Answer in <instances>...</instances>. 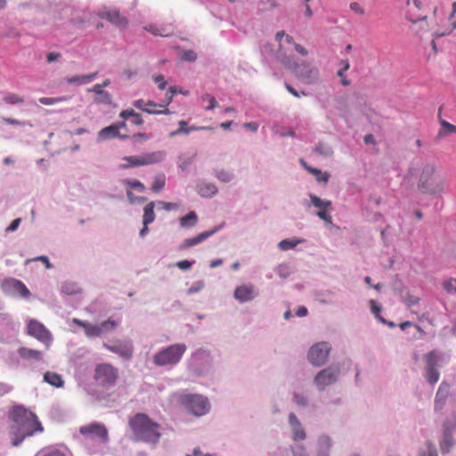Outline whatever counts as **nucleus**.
Wrapping results in <instances>:
<instances>
[{
  "mask_svg": "<svg viewBox=\"0 0 456 456\" xmlns=\"http://www.w3.org/2000/svg\"><path fill=\"white\" fill-rule=\"evenodd\" d=\"M11 419L10 437L13 446L20 445L26 437L43 431V427L37 416L22 406L13 408Z\"/></svg>",
  "mask_w": 456,
  "mask_h": 456,
  "instance_id": "nucleus-1",
  "label": "nucleus"
},
{
  "mask_svg": "<svg viewBox=\"0 0 456 456\" xmlns=\"http://www.w3.org/2000/svg\"><path fill=\"white\" fill-rule=\"evenodd\" d=\"M132 439L156 444L161 436L160 426L152 421L146 414L137 413L129 419Z\"/></svg>",
  "mask_w": 456,
  "mask_h": 456,
  "instance_id": "nucleus-2",
  "label": "nucleus"
},
{
  "mask_svg": "<svg viewBox=\"0 0 456 456\" xmlns=\"http://www.w3.org/2000/svg\"><path fill=\"white\" fill-rule=\"evenodd\" d=\"M187 370L195 378H206L215 372L214 357L210 350L206 348L196 349L187 362Z\"/></svg>",
  "mask_w": 456,
  "mask_h": 456,
  "instance_id": "nucleus-3",
  "label": "nucleus"
},
{
  "mask_svg": "<svg viewBox=\"0 0 456 456\" xmlns=\"http://www.w3.org/2000/svg\"><path fill=\"white\" fill-rule=\"evenodd\" d=\"M187 346L183 343H176L161 348L152 356V362L156 367H174L183 358Z\"/></svg>",
  "mask_w": 456,
  "mask_h": 456,
  "instance_id": "nucleus-4",
  "label": "nucleus"
},
{
  "mask_svg": "<svg viewBox=\"0 0 456 456\" xmlns=\"http://www.w3.org/2000/svg\"><path fill=\"white\" fill-rule=\"evenodd\" d=\"M341 375V365L339 363L330 364L317 371L313 378V386L319 393L325 392L339 382Z\"/></svg>",
  "mask_w": 456,
  "mask_h": 456,
  "instance_id": "nucleus-5",
  "label": "nucleus"
},
{
  "mask_svg": "<svg viewBox=\"0 0 456 456\" xmlns=\"http://www.w3.org/2000/svg\"><path fill=\"white\" fill-rule=\"evenodd\" d=\"M423 359L425 362L424 377L429 384L434 385L439 380V369L449 361L450 354L438 350H433L426 354Z\"/></svg>",
  "mask_w": 456,
  "mask_h": 456,
  "instance_id": "nucleus-6",
  "label": "nucleus"
},
{
  "mask_svg": "<svg viewBox=\"0 0 456 456\" xmlns=\"http://www.w3.org/2000/svg\"><path fill=\"white\" fill-rule=\"evenodd\" d=\"M180 404L195 417L208 414L211 409L208 398L200 394H183L179 396Z\"/></svg>",
  "mask_w": 456,
  "mask_h": 456,
  "instance_id": "nucleus-7",
  "label": "nucleus"
},
{
  "mask_svg": "<svg viewBox=\"0 0 456 456\" xmlns=\"http://www.w3.org/2000/svg\"><path fill=\"white\" fill-rule=\"evenodd\" d=\"M331 349V345L327 341L314 344L307 352L308 362L316 368L324 366L330 359Z\"/></svg>",
  "mask_w": 456,
  "mask_h": 456,
  "instance_id": "nucleus-8",
  "label": "nucleus"
},
{
  "mask_svg": "<svg viewBox=\"0 0 456 456\" xmlns=\"http://www.w3.org/2000/svg\"><path fill=\"white\" fill-rule=\"evenodd\" d=\"M118 377V369L110 363H101L95 368L94 379L102 387L113 386L116 383Z\"/></svg>",
  "mask_w": 456,
  "mask_h": 456,
  "instance_id": "nucleus-9",
  "label": "nucleus"
},
{
  "mask_svg": "<svg viewBox=\"0 0 456 456\" xmlns=\"http://www.w3.org/2000/svg\"><path fill=\"white\" fill-rule=\"evenodd\" d=\"M28 334L43 343L46 348L50 347L53 337L43 323L37 320H30L28 323Z\"/></svg>",
  "mask_w": 456,
  "mask_h": 456,
  "instance_id": "nucleus-10",
  "label": "nucleus"
},
{
  "mask_svg": "<svg viewBox=\"0 0 456 456\" xmlns=\"http://www.w3.org/2000/svg\"><path fill=\"white\" fill-rule=\"evenodd\" d=\"M295 75L305 84H314L319 78V70L308 62L295 64Z\"/></svg>",
  "mask_w": 456,
  "mask_h": 456,
  "instance_id": "nucleus-11",
  "label": "nucleus"
},
{
  "mask_svg": "<svg viewBox=\"0 0 456 456\" xmlns=\"http://www.w3.org/2000/svg\"><path fill=\"white\" fill-rule=\"evenodd\" d=\"M3 290L12 296H20L21 297L27 298L30 296V292L26 287V285L14 278L5 279L2 282Z\"/></svg>",
  "mask_w": 456,
  "mask_h": 456,
  "instance_id": "nucleus-12",
  "label": "nucleus"
},
{
  "mask_svg": "<svg viewBox=\"0 0 456 456\" xmlns=\"http://www.w3.org/2000/svg\"><path fill=\"white\" fill-rule=\"evenodd\" d=\"M259 293L255 285L251 283H244L235 288L233 297L240 304L248 303L253 301L258 297Z\"/></svg>",
  "mask_w": 456,
  "mask_h": 456,
  "instance_id": "nucleus-13",
  "label": "nucleus"
},
{
  "mask_svg": "<svg viewBox=\"0 0 456 456\" xmlns=\"http://www.w3.org/2000/svg\"><path fill=\"white\" fill-rule=\"evenodd\" d=\"M103 346L109 351L118 354L122 359L129 361L133 357L134 346L130 339L118 340L113 345L103 344Z\"/></svg>",
  "mask_w": 456,
  "mask_h": 456,
  "instance_id": "nucleus-14",
  "label": "nucleus"
},
{
  "mask_svg": "<svg viewBox=\"0 0 456 456\" xmlns=\"http://www.w3.org/2000/svg\"><path fill=\"white\" fill-rule=\"evenodd\" d=\"M79 432L86 437L95 436L104 444L109 442L108 430L105 426L101 423L93 422L89 425L82 426L79 428Z\"/></svg>",
  "mask_w": 456,
  "mask_h": 456,
  "instance_id": "nucleus-15",
  "label": "nucleus"
},
{
  "mask_svg": "<svg viewBox=\"0 0 456 456\" xmlns=\"http://www.w3.org/2000/svg\"><path fill=\"white\" fill-rule=\"evenodd\" d=\"M224 225H225V223L222 222L220 224L213 227L211 230L200 232V234H198L197 236H195L193 238H188V239L184 240L183 241V243H181L179 245L178 250H184V249L194 247V246L203 242L204 240H206L212 235L218 232L222 228L224 227Z\"/></svg>",
  "mask_w": 456,
  "mask_h": 456,
  "instance_id": "nucleus-16",
  "label": "nucleus"
},
{
  "mask_svg": "<svg viewBox=\"0 0 456 456\" xmlns=\"http://www.w3.org/2000/svg\"><path fill=\"white\" fill-rule=\"evenodd\" d=\"M288 424L291 431V437L293 441L297 442L304 441L306 439V431L304 428L300 419L297 418L296 413H289Z\"/></svg>",
  "mask_w": 456,
  "mask_h": 456,
  "instance_id": "nucleus-17",
  "label": "nucleus"
},
{
  "mask_svg": "<svg viewBox=\"0 0 456 456\" xmlns=\"http://www.w3.org/2000/svg\"><path fill=\"white\" fill-rule=\"evenodd\" d=\"M98 15L100 18L106 19L119 28H126L128 24V20L125 17H122L116 9H104L101 11Z\"/></svg>",
  "mask_w": 456,
  "mask_h": 456,
  "instance_id": "nucleus-18",
  "label": "nucleus"
},
{
  "mask_svg": "<svg viewBox=\"0 0 456 456\" xmlns=\"http://www.w3.org/2000/svg\"><path fill=\"white\" fill-rule=\"evenodd\" d=\"M436 172V166L434 164H426L419 175V179L418 183V188L422 192L429 191L428 180Z\"/></svg>",
  "mask_w": 456,
  "mask_h": 456,
  "instance_id": "nucleus-19",
  "label": "nucleus"
},
{
  "mask_svg": "<svg viewBox=\"0 0 456 456\" xmlns=\"http://www.w3.org/2000/svg\"><path fill=\"white\" fill-rule=\"evenodd\" d=\"M449 394L450 385L445 381L442 382L438 387L434 401V408L436 411H439L444 407Z\"/></svg>",
  "mask_w": 456,
  "mask_h": 456,
  "instance_id": "nucleus-20",
  "label": "nucleus"
},
{
  "mask_svg": "<svg viewBox=\"0 0 456 456\" xmlns=\"http://www.w3.org/2000/svg\"><path fill=\"white\" fill-rule=\"evenodd\" d=\"M333 445L331 437L328 435H322L317 441L316 456H330Z\"/></svg>",
  "mask_w": 456,
  "mask_h": 456,
  "instance_id": "nucleus-21",
  "label": "nucleus"
},
{
  "mask_svg": "<svg viewBox=\"0 0 456 456\" xmlns=\"http://www.w3.org/2000/svg\"><path fill=\"white\" fill-rule=\"evenodd\" d=\"M118 137L120 139H127L128 135L126 134H121L118 130L117 127L112 124L109 126H106L99 131L98 133V141H103V140H110L112 138Z\"/></svg>",
  "mask_w": 456,
  "mask_h": 456,
  "instance_id": "nucleus-22",
  "label": "nucleus"
},
{
  "mask_svg": "<svg viewBox=\"0 0 456 456\" xmlns=\"http://www.w3.org/2000/svg\"><path fill=\"white\" fill-rule=\"evenodd\" d=\"M166 151H157L153 152H147L141 155L143 166L153 165L160 163L166 158Z\"/></svg>",
  "mask_w": 456,
  "mask_h": 456,
  "instance_id": "nucleus-23",
  "label": "nucleus"
},
{
  "mask_svg": "<svg viewBox=\"0 0 456 456\" xmlns=\"http://www.w3.org/2000/svg\"><path fill=\"white\" fill-rule=\"evenodd\" d=\"M454 445V439L450 427H444V436L440 442L442 453H448Z\"/></svg>",
  "mask_w": 456,
  "mask_h": 456,
  "instance_id": "nucleus-24",
  "label": "nucleus"
},
{
  "mask_svg": "<svg viewBox=\"0 0 456 456\" xmlns=\"http://www.w3.org/2000/svg\"><path fill=\"white\" fill-rule=\"evenodd\" d=\"M18 354L23 360L29 362H39L43 358V353L41 351L27 348L24 346H21L18 349Z\"/></svg>",
  "mask_w": 456,
  "mask_h": 456,
  "instance_id": "nucleus-25",
  "label": "nucleus"
},
{
  "mask_svg": "<svg viewBox=\"0 0 456 456\" xmlns=\"http://www.w3.org/2000/svg\"><path fill=\"white\" fill-rule=\"evenodd\" d=\"M198 193L203 198H212L218 192V189L213 183L202 182L197 185Z\"/></svg>",
  "mask_w": 456,
  "mask_h": 456,
  "instance_id": "nucleus-26",
  "label": "nucleus"
},
{
  "mask_svg": "<svg viewBox=\"0 0 456 456\" xmlns=\"http://www.w3.org/2000/svg\"><path fill=\"white\" fill-rule=\"evenodd\" d=\"M122 163L118 164V169H127L143 166L142 157L140 156H126L122 158Z\"/></svg>",
  "mask_w": 456,
  "mask_h": 456,
  "instance_id": "nucleus-27",
  "label": "nucleus"
},
{
  "mask_svg": "<svg viewBox=\"0 0 456 456\" xmlns=\"http://www.w3.org/2000/svg\"><path fill=\"white\" fill-rule=\"evenodd\" d=\"M74 322L84 328L88 337H100L102 335L100 325H93L77 319Z\"/></svg>",
  "mask_w": 456,
  "mask_h": 456,
  "instance_id": "nucleus-28",
  "label": "nucleus"
},
{
  "mask_svg": "<svg viewBox=\"0 0 456 456\" xmlns=\"http://www.w3.org/2000/svg\"><path fill=\"white\" fill-rule=\"evenodd\" d=\"M441 111H442V107H440V109H439V122H440L442 127L439 130L437 136L444 137L448 134L456 133V126L450 124L449 122L442 119L440 117Z\"/></svg>",
  "mask_w": 456,
  "mask_h": 456,
  "instance_id": "nucleus-29",
  "label": "nucleus"
},
{
  "mask_svg": "<svg viewBox=\"0 0 456 456\" xmlns=\"http://www.w3.org/2000/svg\"><path fill=\"white\" fill-rule=\"evenodd\" d=\"M198 220H199V218H198L196 212L190 211L186 216H182L179 219V222H180V225L183 228H192L197 224Z\"/></svg>",
  "mask_w": 456,
  "mask_h": 456,
  "instance_id": "nucleus-30",
  "label": "nucleus"
},
{
  "mask_svg": "<svg viewBox=\"0 0 456 456\" xmlns=\"http://www.w3.org/2000/svg\"><path fill=\"white\" fill-rule=\"evenodd\" d=\"M97 72L88 75L74 76L67 78L69 84L85 85L93 81L97 76Z\"/></svg>",
  "mask_w": 456,
  "mask_h": 456,
  "instance_id": "nucleus-31",
  "label": "nucleus"
},
{
  "mask_svg": "<svg viewBox=\"0 0 456 456\" xmlns=\"http://www.w3.org/2000/svg\"><path fill=\"white\" fill-rule=\"evenodd\" d=\"M44 380L55 387H61L64 384L61 375L51 371L45 373Z\"/></svg>",
  "mask_w": 456,
  "mask_h": 456,
  "instance_id": "nucleus-32",
  "label": "nucleus"
},
{
  "mask_svg": "<svg viewBox=\"0 0 456 456\" xmlns=\"http://www.w3.org/2000/svg\"><path fill=\"white\" fill-rule=\"evenodd\" d=\"M155 203L153 201L148 203L143 208L142 224H150L155 220L154 213Z\"/></svg>",
  "mask_w": 456,
  "mask_h": 456,
  "instance_id": "nucleus-33",
  "label": "nucleus"
},
{
  "mask_svg": "<svg viewBox=\"0 0 456 456\" xmlns=\"http://www.w3.org/2000/svg\"><path fill=\"white\" fill-rule=\"evenodd\" d=\"M61 293H63V294H65V295H68V296H73V295H76V294H77V293H80L81 289H80V287L78 286V284H77V283H76V282H73V281H65V282L61 285Z\"/></svg>",
  "mask_w": 456,
  "mask_h": 456,
  "instance_id": "nucleus-34",
  "label": "nucleus"
},
{
  "mask_svg": "<svg viewBox=\"0 0 456 456\" xmlns=\"http://www.w3.org/2000/svg\"><path fill=\"white\" fill-rule=\"evenodd\" d=\"M314 151L324 158L330 157L333 154L332 147L322 142H319L315 145Z\"/></svg>",
  "mask_w": 456,
  "mask_h": 456,
  "instance_id": "nucleus-35",
  "label": "nucleus"
},
{
  "mask_svg": "<svg viewBox=\"0 0 456 456\" xmlns=\"http://www.w3.org/2000/svg\"><path fill=\"white\" fill-rule=\"evenodd\" d=\"M310 200L314 207L319 208V210L330 209L331 207V201L324 200L316 195L310 194Z\"/></svg>",
  "mask_w": 456,
  "mask_h": 456,
  "instance_id": "nucleus-36",
  "label": "nucleus"
},
{
  "mask_svg": "<svg viewBox=\"0 0 456 456\" xmlns=\"http://www.w3.org/2000/svg\"><path fill=\"white\" fill-rule=\"evenodd\" d=\"M187 125V122L184 121V120H181L179 122V128L177 130H175L173 132H171L169 134V136L170 137H175L178 134H189L191 131H194V130H198V129H210V127H200V128H197V127H194V126H191L190 128H186Z\"/></svg>",
  "mask_w": 456,
  "mask_h": 456,
  "instance_id": "nucleus-37",
  "label": "nucleus"
},
{
  "mask_svg": "<svg viewBox=\"0 0 456 456\" xmlns=\"http://www.w3.org/2000/svg\"><path fill=\"white\" fill-rule=\"evenodd\" d=\"M134 106L144 112L149 113V114H168L169 113L168 109H165L162 110H150V109L146 108L145 102L142 99L136 100L134 102Z\"/></svg>",
  "mask_w": 456,
  "mask_h": 456,
  "instance_id": "nucleus-38",
  "label": "nucleus"
},
{
  "mask_svg": "<svg viewBox=\"0 0 456 456\" xmlns=\"http://www.w3.org/2000/svg\"><path fill=\"white\" fill-rule=\"evenodd\" d=\"M302 242L303 240L285 239L279 242L278 248L282 251H287L289 249L294 248L297 245Z\"/></svg>",
  "mask_w": 456,
  "mask_h": 456,
  "instance_id": "nucleus-39",
  "label": "nucleus"
},
{
  "mask_svg": "<svg viewBox=\"0 0 456 456\" xmlns=\"http://www.w3.org/2000/svg\"><path fill=\"white\" fill-rule=\"evenodd\" d=\"M215 176L222 183H230L234 179V175L225 169H217L215 171Z\"/></svg>",
  "mask_w": 456,
  "mask_h": 456,
  "instance_id": "nucleus-40",
  "label": "nucleus"
},
{
  "mask_svg": "<svg viewBox=\"0 0 456 456\" xmlns=\"http://www.w3.org/2000/svg\"><path fill=\"white\" fill-rule=\"evenodd\" d=\"M292 401L299 407L306 408L309 406V397L303 393L296 392L292 395Z\"/></svg>",
  "mask_w": 456,
  "mask_h": 456,
  "instance_id": "nucleus-41",
  "label": "nucleus"
},
{
  "mask_svg": "<svg viewBox=\"0 0 456 456\" xmlns=\"http://www.w3.org/2000/svg\"><path fill=\"white\" fill-rule=\"evenodd\" d=\"M274 272L285 280L293 273V270L288 264H280L274 268Z\"/></svg>",
  "mask_w": 456,
  "mask_h": 456,
  "instance_id": "nucleus-42",
  "label": "nucleus"
},
{
  "mask_svg": "<svg viewBox=\"0 0 456 456\" xmlns=\"http://www.w3.org/2000/svg\"><path fill=\"white\" fill-rule=\"evenodd\" d=\"M370 311L375 315L376 319L382 323H387V320L380 315L382 306L374 299L370 300Z\"/></svg>",
  "mask_w": 456,
  "mask_h": 456,
  "instance_id": "nucleus-43",
  "label": "nucleus"
},
{
  "mask_svg": "<svg viewBox=\"0 0 456 456\" xmlns=\"http://www.w3.org/2000/svg\"><path fill=\"white\" fill-rule=\"evenodd\" d=\"M392 289L395 294H397L401 298H403L404 295L406 294V291L408 289L403 285V281L399 280L397 277L394 280L392 283Z\"/></svg>",
  "mask_w": 456,
  "mask_h": 456,
  "instance_id": "nucleus-44",
  "label": "nucleus"
},
{
  "mask_svg": "<svg viewBox=\"0 0 456 456\" xmlns=\"http://www.w3.org/2000/svg\"><path fill=\"white\" fill-rule=\"evenodd\" d=\"M165 184H166V176L164 174H159L155 176L151 190L154 192H159L165 187Z\"/></svg>",
  "mask_w": 456,
  "mask_h": 456,
  "instance_id": "nucleus-45",
  "label": "nucleus"
},
{
  "mask_svg": "<svg viewBox=\"0 0 456 456\" xmlns=\"http://www.w3.org/2000/svg\"><path fill=\"white\" fill-rule=\"evenodd\" d=\"M195 155L183 154L179 157L178 166L183 170H187L188 167L193 162Z\"/></svg>",
  "mask_w": 456,
  "mask_h": 456,
  "instance_id": "nucleus-46",
  "label": "nucleus"
},
{
  "mask_svg": "<svg viewBox=\"0 0 456 456\" xmlns=\"http://www.w3.org/2000/svg\"><path fill=\"white\" fill-rule=\"evenodd\" d=\"M94 102L110 106L112 105V95L110 93L103 91L101 94L95 96Z\"/></svg>",
  "mask_w": 456,
  "mask_h": 456,
  "instance_id": "nucleus-47",
  "label": "nucleus"
},
{
  "mask_svg": "<svg viewBox=\"0 0 456 456\" xmlns=\"http://www.w3.org/2000/svg\"><path fill=\"white\" fill-rule=\"evenodd\" d=\"M123 184L128 186L131 189H135L142 192L145 191L144 184L135 179H134V180L133 179H125V180H123Z\"/></svg>",
  "mask_w": 456,
  "mask_h": 456,
  "instance_id": "nucleus-48",
  "label": "nucleus"
},
{
  "mask_svg": "<svg viewBox=\"0 0 456 456\" xmlns=\"http://www.w3.org/2000/svg\"><path fill=\"white\" fill-rule=\"evenodd\" d=\"M126 197L132 205H142L147 201V198L142 196H136L131 191H126Z\"/></svg>",
  "mask_w": 456,
  "mask_h": 456,
  "instance_id": "nucleus-49",
  "label": "nucleus"
},
{
  "mask_svg": "<svg viewBox=\"0 0 456 456\" xmlns=\"http://www.w3.org/2000/svg\"><path fill=\"white\" fill-rule=\"evenodd\" d=\"M198 58V54L193 50H181V59L185 61L194 62Z\"/></svg>",
  "mask_w": 456,
  "mask_h": 456,
  "instance_id": "nucleus-50",
  "label": "nucleus"
},
{
  "mask_svg": "<svg viewBox=\"0 0 456 456\" xmlns=\"http://www.w3.org/2000/svg\"><path fill=\"white\" fill-rule=\"evenodd\" d=\"M401 299L403 302H404V304H406L408 307L418 305L420 300L419 297L411 296L409 291H406L403 298Z\"/></svg>",
  "mask_w": 456,
  "mask_h": 456,
  "instance_id": "nucleus-51",
  "label": "nucleus"
},
{
  "mask_svg": "<svg viewBox=\"0 0 456 456\" xmlns=\"http://www.w3.org/2000/svg\"><path fill=\"white\" fill-rule=\"evenodd\" d=\"M117 326H118V322H117L111 321V320H108V321L102 322L100 324V329L102 330V333L104 334V333H107V332H109L110 330H115Z\"/></svg>",
  "mask_w": 456,
  "mask_h": 456,
  "instance_id": "nucleus-52",
  "label": "nucleus"
},
{
  "mask_svg": "<svg viewBox=\"0 0 456 456\" xmlns=\"http://www.w3.org/2000/svg\"><path fill=\"white\" fill-rule=\"evenodd\" d=\"M69 97L63 96V97H57V98H51V97H42L39 99V102L44 105H52L57 102L67 101Z\"/></svg>",
  "mask_w": 456,
  "mask_h": 456,
  "instance_id": "nucleus-53",
  "label": "nucleus"
},
{
  "mask_svg": "<svg viewBox=\"0 0 456 456\" xmlns=\"http://www.w3.org/2000/svg\"><path fill=\"white\" fill-rule=\"evenodd\" d=\"M204 288H205L204 281H202V280L197 281L188 289L187 294L192 295V294L198 293L200 290H202Z\"/></svg>",
  "mask_w": 456,
  "mask_h": 456,
  "instance_id": "nucleus-54",
  "label": "nucleus"
},
{
  "mask_svg": "<svg viewBox=\"0 0 456 456\" xmlns=\"http://www.w3.org/2000/svg\"><path fill=\"white\" fill-rule=\"evenodd\" d=\"M4 101L7 104H20V103H23V102H24L23 98L20 97L19 95H17L15 94H10L6 95L4 98Z\"/></svg>",
  "mask_w": 456,
  "mask_h": 456,
  "instance_id": "nucleus-55",
  "label": "nucleus"
},
{
  "mask_svg": "<svg viewBox=\"0 0 456 456\" xmlns=\"http://www.w3.org/2000/svg\"><path fill=\"white\" fill-rule=\"evenodd\" d=\"M176 88L174 86L169 87L166 94L167 102L166 103H159V107L167 109V106L172 102V99L174 95L176 94Z\"/></svg>",
  "mask_w": 456,
  "mask_h": 456,
  "instance_id": "nucleus-56",
  "label": "nucleus"
},
{
  "mask_svg": "<svg viewBox=\"0 0 456 456\" xmlns=\"http://www.w3.org/2000/svg\"><path fill=\"white\" fill-rule=\"evenodd\" d=\"M293 456H307L305 447L302 444H297L290 448Z\"/></svg>",
  "mask_w": 456,
  "mask_h": 456,
  "instance_id": "nucleus-57",
  "label": "nucleus"
},
{
  "mask_svg": "<svg viewBox=\"0 0 456 456\" xmlns=\"http://www.w3.org/2000/svg\"><path fill=\"white\" fill-rule=\"evenodd\" d=\"M202 99L204 101H208L209 102V106H208L206 108V110H213L215 108H216L218 106V103L216 102V99L214 96H211L210 94H206L205 95L202 96Z\"/></svg>",
  "mask_w": 456,
  "mask_h": 456,
  "instance_id": "nucleus-58",
  "label": "nucleus"
},
{
  "mask_svg": "<svg viewBox=\"0 0 456 456\" xmlns=\"http://www.w3.org/2000/svg\"><path fill=\"white\" fill-rule=\"evenodd\" d=\"M281 62L283 63V65L288 68V69H290L293 72L295 70V64H298L297 62H296L293 58L291 57H289V56H284L282 59H281Z\"/></svg>",
  "mask_w": 456,
  "mask_h": 456,
  "instance_id": "nucleus-59",
  "label": "nucleus"
},
{
  "mask_svg": "<svg viewBox=\"0 0 456 456\" xmlns=\"http://www.w3.org/2000/svg\"><path fill=\"white\" fill-rule=\"evenodd\" d=\"M329 209L319 210L316 216L328 224H331L332 219L330 215L328 213Z\"/></svg>",
  "mask_w": 456,
  "mask_h": 456,
  "instance_id": "nucleus-60",
  "label": "nucleus"
},
{
  "mask_svg": "<svg viewBox=\"0 0 456 456\" xmlns=\"http://www.w3.org/2000/svg\"><path fill=\"white\" fill-rule=\"evenodd\" d=\"M193 264H194V261L182 260V261L176 262L175 265L183 271H187L192 266Z\"/></svg>",
  "mask_w": 456,
  "mask_h": 456,
  "instance_id": "nucleus-61",
  "label": "nucleus"
},
{
  "mask_svg": "<svg viewBox=\"0 0 456 456\" xmlns=\"http://www.w3.org/2000/svg\"><path fill=\"white\" fill-rule=\"evenodd\" d=\"M21 222V219L20 218H16L14 219L11 224L5 229V232H12L14 231H16L20 225Z\"/></svg>",
  "mask_w": 456,
  "mask_h": 456,
  "instance_id": "nucleus-62",
  "label": "nucleus"
},
{
  "mask_svg": "<svg viewBox=\"0 0 456 456\" xmlns=\"http://www.w3.org/2000/svg\"><path fill=\"white\" fill-rule=\"evenodd\" d=\"M136 112L133 109H128L122 110L119 114V117L124 119H128L129 118H134Z\"/></svg>",
  "mask_w": 456,
  "mask_h": 456,
  "instance_id": "nucleus-63",
  "label": "nucleus"
},
{
  "mask_svg": "<svg viewBox=\"0 0 456 456\" xmlns=\"http://www.w3.org/2000/svg\"><path fill=\"white\" fill-rule=\"evenodd\" d=\"M420 456H438V454L436 449L429 444L427 452L421 453Z\"/></svg>",
  "mask_w": 456,
  "mask_h": 456,
  "instance_id": "nucleus-64",
  "label": "nucleus"
}]
</instances>
